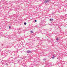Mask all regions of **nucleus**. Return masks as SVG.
<instances>
[{
	"label": "nucleus",
	"mask_w": 67,
	"mask_h": 67,
	"mask_svg": "<svg viewBox=\"0 0 67 67\" xmlns=\"http://www.w3.org/2000/svg\"><path fill=\"white\" fill-rule=\"evenodd\" d=\"M8 60H7L6 61H0V63H3V65H6L7 66V65H8V64H7Z\"/></svg>",
	"instance_id": "nucleus-1"
},
{
	"label": "nucleus",
	"mask_w": 67,
	"mask_h": 67,
	"mask_svg": "<svg viewBox=\"0 0 67 67\" xmlns=\"http://www.w3.org/2000/svg\"><path fill=\"white\" fill-rule=\"evenodd\" d=\"M40 62H35V63L34 64V65L35 66H38V65H40Z\"/></svg>",
	"instance_id": "nucleus-2"
},
{
	"label": "nucleus",
	"mask_w": 67,
	"mask_h": 67,
	"mask_svg": "<svg viewBox=\"0 0 67 67\" xmlns=\"http://www.w3.org/2000/svg\"><path fill=\"white\" fill-rule=\"evenodd\" d=\"M49 2V1L48 0H46L44 2V3H46Z\"/></svg>",
	"instance_id": "nucleus-3"
},
{
	"label": "nucleus",
	"mask_w": 67,
	"mask_h": 67,
	"mask_svg": "<svg viewBox=\"0 0 67 67\" xmlns=\"http://www.w3.org/2000/svg\"><path fill=\"white\" fill-rule=\"evenodd\" d=\"M27 53H31V52L30 51H27Z\"/></svg>",
	"instance_id": "nucleus-4"
},
{
	"label": "nucleus",
	"mask_w": 67,
	"mask_h": 67,
	"mask_svg": "<svg viewBox=\"0 0 67 67\" xmlns=\"http://www.w3.org/2000/svg\"><path fill=\"white\" fill-rule=\"evenodd\" d=\"M53 21V19H50V21Z\"/></svg>",
	"instance_id": "nucleus-5"
},
{
	"label": "nucleus",
	"mask_w": 67,
	"mask_h": 67,
	"mask_svg": "<svg viewBox=\"0 0 67 67\" xmlns=\"http://www.w3.org/2000/svg\"><path fill=\"white\" fill-rule=\"evenodd\" d=\"M54 57H55V56L54 55H53V57H52V59H54Z\"/></svg>",
	"instance_id": "nucleus-6"
},
{
	"label": "nucleus",
	"mask_w": 67,
	"mask_h": 67,
	"mask_svg": "<svg viewBox=\"0 0 67 67\" xmlns=\"http://www.w3.org/2000/svg\"><path fill=\"white\" fill-rule=\"evenodd\" d=\"M3 52H4V51H3L2 52V54H3V55H4V53H3Z\"/></svg>",
	"instance_id": "nucleus-7"
},
{
	"label": "nucleus",
	"mask_w": 67,
	"mask_h": 67,
	"mask_svg": "<svg viewBox=\"0 0 67 67\" xmlns=\"http://www.w3.org/2000/svg\"><path fill=\"white\" fill-rule=\"evenodd\" d=\"M58 40H59V38H57L56 39L57 41H58Z\"/></svg>",
	"instance_id": "nucleus-8"
},
{
	"label": "nucleus",
	"mask_w": 67,
	"mask_h": 67,
	"mask_svg": "<svg viewBox=\"0 0 67 67\" xmlns=\"http://www.w3.org/2000/svg\"><path fill=\"white\" fill-rule=\"evenodd\" d=\"M24 25H26V23H24Z\"/></svg>",
	"instance_id": "nucleus-9"
},
{
	"label": "nucleus",
	"mask_w": 67,
	"mask_h": 67,
	"mask_svg": "<svg viewBox=\"0 0 67 67\" xmlns=\"http://www.w3.org/2000/svg\"><path fill=\"white\" fill-rule=\"evenodd\" d=\"M30 32L31 33H33V31H31Z\"/></svg>",
	"instance_id": "nucleus-10"
},
{
	"label": "nucleus",
	"mask_w": 67,
	"mask_h": 67,
	"mask_svg": "<svg viewBox=\"0 0 67 67\" xmlns=\"http://www.w3.org/2000/svg\"><path fill=\"white\" fill-rule=\"evenodd\" d=\"M46 60V59H43V60Z\"/></svg>",
	"instance_id": "nucleus-11"
},
{
	"label": "nucleus",
	"mask_w": 67,
	"mask_h": 67,
	"mask_svg": "<svg viewBox=\"0 0 67 67\" xmlns=\"http://www.w3.org/2000/svg\"><path fill=\"white\" fill-rule=\"evenodd\" d=\"M35 22H37V20H35Z\"/></svg>",
	"instance_id": "nucleus-12"
},
{
	"label": "nucleus",
	"mask_w": 67,
	"mask_h": 67,
	"mask_svg": "<svg viewBox=\"0 0 67 67\" xmlns=\"http://www.w3.org/2000/svg\"><path fill=\"white\" fill-rule=\"evenodd\" d=\"M9 29H10V28H11V26H9Z\"/></svg>",
	"instance_id": "nucleus-13"
}]
</instances>
